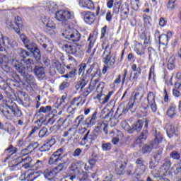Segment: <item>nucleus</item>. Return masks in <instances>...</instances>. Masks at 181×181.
Segmentation results:
<instances>
[{"instance_id":"obj_46","label":"nucleus","mask_w":181,"mask_h":181,"mask_svg":"<svg viewBox=\"0 0 181 181\" xmlns=\"http://www.w3.org/2000/svg\"><path fill=\"white\" fill-rule=\"evenodd\" d=\"M76 134V131L74 130V127L69 128L67 131L64 132L62 136L64 138L67 137L68 139H71L73 136Z\"/></svg>"},{"instance_id":"obj_5","label":"nucleus","mask_w":181,"mask_h":181,"mask_svg":"<svg viewBox=\"0 0 181 181\" xmlns=\"http://www.w3.org/2000/svg\"><path fill=\"white\" fill-rule=\"evenodd\" d=\"M156 97L153 92L149 91L141 103L143 110H149L151 108L153 112H156L158 111V105L156 104Z\"/></svg>"},{"instance_id":"obj_38","label":"nucleus","mask_w":181,"mask_h":181,"mask_svg":"<svg viewBox=\"0 0 181 181\" xmlns=\"http://www.w3.org/2000/svg\"><path fill=\"white\" fill-rule=\"evenodd\" d=\"M142 18L144 21L143 26L144 29H150V28L152 26V18L151 16L144 13L142 15Z\"/></svg>"},{"instance_id":"obj_45","label":"nucleus","mask_w":181,"mask_h":181,"mask_svg":"<svg viewBox=\"0 0 181 181\" xmlns=\"http://www.w3.org/2000/svg\"><path fill=\"white\" fill-rule=\"evenodd\" d=\"M148 134L149 132L147 129L143 130L140 136L136 139L134 144L137 145V144H141V141L146 140Z\"/></svg>"},{"instance_id":"obj_40","label":"nucleus","mask_w":181,"mask_h":181,"mask_svg":"<svg viewBox=\"0 0 181 181\" xmlns=\"http://www.w3.org/2000/svg\"><path fill=\"white\" fill-rule=\"evenodd\" d=\"M52 67L57 69L59 74H64L66 73V68H64V66L57 60L52 62Z\"/></svg>"},{"instance_id":"obj_1","label":"nucleus","mask_w":181,"mask_h":181,"mask_svg":"<svg viewBox=\"0 0 181 181\" xmlns=\"http://www.w3.org/2000/svg\"><path fill=\"white\" fill-rule=\"evenodd\" d=\"M4 117L9 121H12L13 118H20L22 117V110H19L18 105L13 103V100L8 102L5 104V107L1 110Z\"/></svg>"},{"instance_id":"obj_13","label":"nucleus","mask_w":181,"mask_h":181,"mask_svg":"<svg viewBox=\"0 0 181 181\" xmlns=\"http://www.w3.org/2000/svg\"><path fill=\"white\" fill-rule=\"evenodd\" d=\"M96 15V16H95ZM100 15V6L96 8L95 13L93 11H84L83 12V21L87 25H93L97 20V17Z\"/></svg>"},{"instance_id":"obj_21","label":"nucleus","mask_w":181,"mask_h":181,"mask_svg":"<svg viewBox=\"0 0 181 181\" xmlns=\"http://www.w3.org/2000/svg\"><path fill=\"white\" fill-rule=\"evenodd\" d=\"M146 47L144 44L135 41L134 52L136 54L137 56H141V57H145Z\"/></svg>"},{"instance_id":"obj_19","label":"nucleus","mask_w":181,"mask_h":181,"mask_svg":"<svg viewBox=\"0 0 181 181\" xmlns=\"http://www.w3.org/2000/svg\"><path fill=\"white\" fill-rule=\"evenodd\" d=\"M136 165H138L134 173L136 176H141L145 173V169H146V166L145 165V160L142 159V158H137L135 162Z\"/></svg>"},{"instance_id":"obj_35","label":"nucleus","mask_w":181,"mask_h":181,"mask_svg":"<svg viewBox=\"0 0 181 181\" xmlns=\"http://www.w3.org/2000/svg\"><path fill=\"white\" fill-rule=\"evenodd\" d=\"M25 176V180L35 181L36 179H37L38 177L40 176V175L39 174V172L31 170L26 173Z\"/></svg>"},{"instance_id":"obj_53","label":"nucleus","mask_w":181,"mask_h":181,"mask_svg":"<svg viewBox=\"0 0 181 181\" xmlns=\"http://www.w3.org/2000/svg\"><path fill=\"white\" fill-rule=\"evenodd\" d=\"M53 169L55 171V173H57V175H58L60 172H62V170H64V169H66V162L58 164Z\"/></svg>"},{"instance_id":"obj_15","label":"nucleus","mask_w":181,"mask_h":181,"mask_svg":"<svg viewBox=\"0 0 181 181\" xmlns=\"http://www.w3.org/2000/svg\"><path fill=\"white\" fill-rule=\"evenodd\" d=\"M121 1H116L115 0H108L106 6L108 9H111L112 8V15H118L119 13V11L121 10Z\"/></svg>"},{"instance_id":"obj_59","label":"nucleus","mask_w":181,"mask_h":181,"mask_svg":"<svg viewBox=\"0 0 181 181\" xmlns=\"http://www.w3.org/2000/svg\"><path fill=\"white\" fill-rule=\"evenodd\" d=\"M83 122H84V115H83L78 116L74 121V123L76 124V127H80V125L83 124Z\"/></svg>"},{"instance_id":"obj_7","label":"nucleus","mask_w":181,"mask_h":181,"mask_svg":"<svg viewBox=\"0 0 181 181\" xmlns=\"http://www.w3.org/2000/svg\"><path fill=\"white\" fill-rule=\"evenodd\" d=\"M21 83L19 81H11L8 83V87L6 88V101H15V93L21 91Z\"/></svg>"},{"instance_id":"obj_26","label":"nucleus","mask_w":181,"mask_h":181,"mask_svg":"<svg viewBox=\"0 0 181 181\" xmlns=\"http://www.w3.org/2000/svg\"><path fill=\"white\" fill-rule=\"evenodd\" d=\"M98 83V79L91 80L89 86L84 90L82 91L84 97H88L94 90H95V87H97V83Z\"/></svg>"},{"instance_id":"obj_41","label":"nucleus","mask_w":181,"mask_h":181,"mask_svg":"<svg viewBox=\"0 0 181 181\" xmlns=\"http://www.w3.org/2000/svg\"><path fill=\"white\" fill-rule=\"evenodd\" d=\"M122 132L119 130H112L110 135L111 136H113L112 139V143L113 145H118V143L119 142V134H121Z\"/></svg>"},{"instance_id":"obj_58","label":"nucleus","mask_w":181,"mask_h":181,"mask_svg":"<svg viewBox=\"0 0 181 181\" xmlns=\"http://www.w3.org/2000/svg\"><path fill=\"white\" fill-rule=\"evenodd\" d=\"M37 148H39L38 142H34L27 146V149H28V151L30 153H32V152H33V151H35V149H37Z\"/></svg>"},{"instance_id":"obj_4","label":"nucleus","mask_w":181,"mask_h":181,"mask_svg":"<svg viewBox=\"0 0 181 181\" xmlns=\"http://www.w3.org/2000/svg\"><path fill=\"white\" fill-rule=\"evenodd\" d=\"M87 101V97L81 93L79 96L74 98L71 102L70 105L67 107L66 112L68 114H74L77 110H80Z\"/></svg>"},{"instance_id":"obj_55","label":"nucleus","mask_w":181,"mask_h":181,"mask_svg":"<svg viewBox=\"0 0 181 181\" xmlns=\"http://www.w3.org/2000/svg\"><path fill=\"white\" fill-rule=\"evenodd\" d=\"M175 58L174 56H172L169 58L168 64H167V69L168 70H174L175 69Z\"/></svg>"},{"instance_id":"obj_54","label":"nucleus","mask_w":181,"mask_h":181,"mask_svg":"<svg viewBox=\"0 0 181 181\" xmlns=\"http://www.w3.org/2000/svg\"><path fill=\"white\" fill-rule=\"evenodd\" d=\"M49 130L46 127H42L38 132L39 138H46V136H49Z\"/></svg>"},{"instance_id":"obj_10","label":"nucleus","mask_w":181,"mask_h":181,"mask_svg":"<svg viewBox=\"0 0 181 181\" xmlns=\"http://www.w3.org/2000/svg\"><path fill=\"white\" fill-rule=\"evenodd\" d=\"M21 39L22 40V42L25 45L26 49L30 51V52L33 54V57L35 59L36 62H39L40 59H42V54H40V49L39 48L35 47H31L29 45V39L26 37V36L21 35H20Z\"/></svg>"},{"instance_id":"obj_56","label":"nucleus","mask_w":181,"mask_h":181,"mask_svg":"<svg viewBox=\"0 0 181 181\" xmlns=\"http://www.w3.org/2000/svg\"><path fill=\"white\" fill-rule=\"evenodd\" d=\"M119 111V107L117 108L115 114V117H110V126L111 127H115V125H117V124H118L119 120L118 119H117V115H118V112Z\"/></svg>"},{"instance_id":"obj_6","label":"nucleus","mask_w":181,"mask_h":181,"mask_svg":"<svg viewBox=\"0 0 181 181\" xmlns=\"http://www.w3.org/2000/svg\"><path fill=\"white\" fill-rule=\"evenodd\" d=\"M104 88H105L104 82H100L96 88V93L98 94L94 98V100H98L100 104H102L103 105H104V104H107V103L110 101L111 95L114 94V90H112L110 91L107 95H104V93H103V91H104Z\"/></svg>"},{"instance_id":"obj_3","label":"nucleus","mask_w":181,"mask_h":181,"mask_svg":"<svg viewBox=\"0 0 181 181\" xmlns=\"http://www.w3.org/2000/svg\"><path fill=\"white\" fill-rule=\"evenodd\" d=\"M4 153L7 156L2 160L4 163H6L8 160H16V162H17L16 164L13 165L11 168H18V165L22 163V162H25V160H28V158H23L22 157H18L16 158H13V155H16V153H18V148L15 147L12 144L8 145V146L4 150Z\"/></svg>"},{"instance_id":"obj_57","label":"nucleus","mask_w":181,"mask_h":181,"mask_svg":"<svg viewBox=\"0 0 181 181\" xmlns=\"http://www.w3.org/2000/svg\"><path fill=\"white\" fill-rule=\"evenodd\" d=\"M142 127H144V124H142V122H141V119H139L137 122L134 124L133 127H132V129H133V132L134 131L139 132V131L142 129Z\"/></svg>"},{"instance_id":"obj_64","label":"nucleus","mask_w":181,"mask_h":181,"mask_svg":"<svg viewBox=\"0 0 181 181\" xmlns=\"http://www.w3.org/2000/svg\"><path fill=\"white\" fill-rule=\"evenodd\" d=\"M174 174L177 176H181V159L177 164L176 169L174 170Z\"/></svg>"},{"instance_id":"obj_52","label":"nucleus","mask_w":181,"mask_h":181,"mask_svg":"<svg viewBox=\"0 0 181 181\" xmlns=\"http://www.w3.org/2000/svg\"><path fill=\"white\" fill-rule=\"evenodd\" d=\"M60 160H61L60 158H58L57 157H56V156H54L53 154H52V156L49 157L48 160V165L54 166L56 165H58Z\"/></svg>"},{"instance_id":"obj_25","label":"nucleus","mask_w":181,"mask_h":181,"mask_svg":"<svg viewBox=\"0 0 181 181\" xmlns=\"http://www.w3.org/2000/svg\"><path fill=\"white\" fill-rule=\"evenodd\" d=\"M170 165H172V163L170 160L165 161L160 168L158 173L156 175L157 177H159L160 176H166L168 172H169V169H170Z\"/></svg>"},{"instance_id":"obj_14","label":"nucleus","mask_w":181,"mask_h":181,"mask_svg":"<svg viewBox=\"0 0 181 181\" xmlns=\"http://www.w3.org/2000/svg\"><path fill=\"white\" fill-rule=\"evenodd\" d=\"M62 48L67 54L74 55L80 52V45H77V43L69 42L64 45Z\"/></svg>"},{"instance_id":"obj_17","label":"nucleus","mask_w":181,"mask_h":181,"mask_svg":"<svg viewBox=\"0 0 181 181\" xmlns=\"http://www.w3.org/2000/svg\"><path fill=\"white\" fill-rule=\"evenodd\" d=\"M97 76L101 77V69L95 68V63H93L86 70V78L87 77L94 78L95 77H97Z\"/></svg>"},{"instance_id":"obj_27","label":"nucleus","mask_w":181,"mask_h":181,"mask_svg":"<svg viewBox=\"0 0 181 181\" xmlns=\"http://www.w3.org/2000/svg\"><path fill=\"white\" fill-rule=\"evenodd\" d=\"M78 5L81 8H85L89 11H94L95 6L92 0H78Z\"/></svg>"},{"instance_id":"obj_31","label":"nucleus","mask_w":181,"mask_h":181,"mask_svg":"<svg viewBox=\"0 0 181 181\" xmlns=\"http://www.w3.org/2000/svg\"><path fill=\"white\" fill-rule=\"evenodd\" d=\"M43 175H44L45 179H48V180H56V179H59V178H57V174L54 171V168L46 169L44 171Z\"/></svg>"},{"instance_id":"obj_61","label":"nucleus","mask_w":181,"mask_h":181,"mask_svg":"<svg viewBox=\"0 0 181 181\" xmlns=\"http://www.w3.org/2000/svg\"><path fill=\"white\" fill-rule=\"evenodd\" d=\"M38 111H40V112H42V114H45L46 115V114H47V112H50V111H52V106H50V105H47L45 107L42 106L40 107Z\"/></svg>"},{"instance_id":"obj_60","label":"nucleus","mask_w":181,"mask_h":181,"mask_svg":"<svg viewBox=\"0 0 181 181\" xmlns=\"http://www.w3.org/2000/svg\"><path fill=\"white\" fill-rule=\"evenodd\" d=\"M64 153V148H60L58 150H57L55 152H54L52 155H54V156L58 158L59 160H62L63 158L62 157V155H63Z\"/></svg>"},{"instance_id":"obj_48","label":"nucleus","mask_w":181,"mask_h":181,"mask_svg":"<svg viewBox=\"0 0 181 181\" xmlns=\"http://www.w3.org/2000/svg\"><path fill=\"white\" fill-rule=\"evenodd\" d=\"M76 76H77V68H73L68 74L62 75V77L64 78H74Z\"/></svg>"},{"instance_id":"obj_28","label":"nucleus","mask_w":181,"mask_h":181,"mask_svg":"<svg viewBox=\"0 0 181 181\" xmlns=\"http://www.w3.org/2000/svg\"><path fill=\"white\" fill-rule=\"evenodd\" d=\"M54 144H56V139L52 137L39 148L40 152H49Z\"/></svg>"},{"instance_id":"obj_36","label":"nucleus","mask_w":181,"mask_h":181,"mask_svg":"<svg viewBox=\"0 0 181 181\" xmlns=\"http://www.w3.org/2000/svg\"><path fill=\"white\" fill-rule=\"evenodd\" d=\"M95 43V39L94 38V34H90L88 38V45H86V53L90 54L91 53L92 49L94 47V44Z\"/></svg>"},{"instance_id":"obj_34","label":"nucleus","mask_w":181,"mask_h":181,"mask_svg":"<svg viewBox=\"0 0 181 181\" xmlns=\"http://www.w3.org/2000/svg\"><path fill=\"white\" fill-rule=\"evenodd\" d=\"M86 80H87V78H86V75H83V76L76 82L75 85L76 91H83V88L87 86V81H86Z\"/></svg>"},{"instance_id":"obj_49","label":"nucleus","mask_w":181,"mask_h":181,"mask_svg":"<svg viewBox=\"0 0 181 181\" xmlns=\"http://www.w3.org/2000/svg\"><path fill=\"white\" fill-rule=\"evenodd\" d=\"M20 56V62H24L26 57H29L30 56V53L28 52L26 49H21L19 52Z\"/></svg>"},{"instance_id":"obj_12","label":"nucleus","mask_w":181,"mask_h":181,"mask_svg":"<svg viewBox=\"0 0 181 181\" xmlns=\"http://www.w3.org/2000/svg\"><path fill=\"white\" fill-rule=\"evenodd\" d=\"M55 18L59 22L67 25V22H69L70 19H73V14L67 10H59L56 12Z\"/></svg>"},{"instance_id":"obj_39","label":"nucleus","mask_w":181,"mask_h":181,"mask_svg":"<svg viewBox=\"0 0 181 181\" xmlns=\"http://www.w3.org/2000/svg\"><path fill=\"white\" fill-rule=\"evenodd\" d=\"M34 72L38 78L43 80L46 77V73H45V68L39 66H35L34 69Z\"/></svg>"},{"instance_id":"obj_2","label":"nucleus","mask_w":181,"mask_h":181,"mask_svg":"<svg viewBox=\"0 0 181 181\" xmlns=\"http://www.w3.org/2000/svg\"><path fill=\"white\" fill-rule=\"evenodd\" d=\"M111 49H110V43H108L103 54V62L104 63L103 68L102 69V73L105 74L109 69H112L115 66L117 62V56L114 54H111Z\"/></svg>"},{"instance_id":"obj_30","label":"nucleus","mask_w":181,"mask_h":181,"mask_svg":"<svg viewBox=\"0 0 181 181\" xmlns=\"http://www.w3.org/2000/svg\"><path fill=\"white\" fill-rule=\"evenodd\" d=\"M132 71H134L133 81H139L141 78V74L142 73L141 67H138L136 64H132Z\"/></svg>"},{"instance_id":"obj_47","label":"nucleus","mask_w":181,"mask_h":181,"mask_svg":"<svg viewBox=\"0 0 181 181\" xmlns=\"http://www.w3.org/2000/svg\"><path fill=\"white\" fill-rule=\"evenodd\" d=\"M96 127H98L100 130H103V132L105 134V135L108 134V124L104 121H99Z\"/></svg>"},{"instance_id":"obj_50","label":"nucleus","mask_w":181,"mask_h":181,"mask_svg":"<svg viewBox=\"0 0 181 181\" xmlns=\"http://www.w3.org/2000/svg\"><path fill=\"white\" fill-rule=\"evenodd\" d=\"M122 128L124 129V131H127V132H129V134H133L134 133V129L129 126L128 124V122L126 120L122 121L121 123Z\"/></svg>"},{"instance_id":"obj_9","label":"nucleus","mask_w":181,"mask_h":181,"mask_svg":"<svg viewBox=\"0 0 181 181\" xmlns=\"http://www.w3.org/2000/svg\"><path fill=\"white\" fill-rule=\"evenodd\" d=\"M62 36L64 39L70 40V42H73L74 43L80 42V39H81V34H80L78 30L74 28H69L64 30Z\"/></svg>"},{"instance_id":"obj_29","label":"nucleus","mask_w":181,"mask_h":181,"mask_svg":"<svg viewBox=\"0 0 181 181\" xmlns=\"http://www.w3.org/2000/svg\"><path fill=\"white\" fill-rule=\"evenodd\" d=\"M97 138H98V136L97 135V134L93 133L92 134H90V132H88L82 139L81 141V144L86 145L87 142H93V141H95Z\"/></svg>"},{"instance_id":"obj_43","label":"nucleus","mask_w":181,"mask_h":181,"mask_svg":"<svg viewBox=\"0 0 181 181\" xmlns=\"http://www.w3.org/2000/svg\"><path fill=\"white\" fill-rule=\"evenodd\" d=\"M14 67L21 76L26 72V65L23 62H18L17 64L14 65Z\"/></svg>"},{"instance_id":"obj_23","label":"nucleus","mask_w":181,"mask_h":181,"mask_svg":"<svg viewBox=\"0 0 181 181\" xmlns=\"http://www.w3.org/2000/svg\"><path fill=\"white\" fill-rule=\"evenodd\" d=\"M83 165H84V161L80 160H77L70 165L69 170L74 173V175H78V173H80V169L83 168Z\"/></svg>"},{"instance_id":"obj_44","label":"nucleus","mask_w":181,"mask_h":181,"mask_svg":"<svg viewBox=\"0 0 181 181\" xmlns=\"http://www.w3.org/2000/svg\"><path fill=\"white\" fill-rule=\"evenodd\" d=\"M90 63V61H88L87 63H81L78 66V76H81L83 77V76H86V78H87L86 74H84L86 71V69H87V64Z\"/></svg>"},{"instance_id":"obj_63","label":"nucleus","mask_w":181,"mask_h":181,"mask_svg":"<svg viewBox=\"0 0 181 181\" xmlns=\"http://www.w3.org/2000/svg\"><path fill=\"white\" fill-rule=\"evenodd\" d=\"M176 8V0H168L167 3V9L173 10Z\"/></svg>"},{"instance_id":"obj_8","label":"nucleus","mask_w":181,"mask_h":181,"mask_svg":"<svg viewBox=\"0 0 181 181\" xmlns=\"http://www.w3.org/2000/svg\"><path fill=\"white\" fill-rule=\"evenodd\" d=\"M163 141V136L160 132L156 133V137L153 141H151V145L144 144L141 148V152L144 155L146 153H151L152 152V149H153L154 146H158V145L162 143Z\"/></svg>"},{"instance_id":"obj_18","label":"nucleus","mask_w":181,"mask_h":181,"mask_svg":"<svg viewBox=\"0 0 181 181\" xmlns=\"http://www.w3.org/2000/svg\"><path fill=\"white\" fill-rule=\"evenodd\" d=\"M127 76H128V69H124V74L122 75V80H121V77H122L121 74L117 75L116 78L114 80L113 83L112 84V88H118L121 83L122 86H124V84H125V80L127 79Z\"/></svg>"},{"instance_id":"obj_62","label":"nucleus","mask_w":181,"mask_h":181,"mask_svg":"<svg viewBox=\"0 0 181 181\" xmlns=\"http://www.w3.org/2000/svg\"><path fill=\"white\" fill-rule=\"evenodd\" d=\"M170 158L171 159H174L175 160H179V159H180V153L176 151H173L170 153Z\"/></svg>"},{"instance_id":"obj_22","label":"nucleus","mask_w":181,"mask_h":181,"mask_svg":"<svg viewBox=\"0 0 181 181\" xmlns=\"http://www.w3.org/2000/svg\"><path fill=\"white\" fill-rule=\"evenodd\" d=\"M127 168V162L117 161L115 164V172L118 176L125 175V169Z\"/></svg>"},{"instance_id":"obj_33","label":"nucleus","mask_w":181,"mask_h":181,"mask_svg":"<svg viewBox=\"0 0 181 181\" xmlns=\"http://www.w3.org/2000/svg\"><path fill=\"white\" fill-rule=\"evenodd\" d=\"M35 117L37 119V121L35 122V124L43 125V124L46 122V115H45V113H42L40 110L36 111Z\"/></svg>"},{"instance_id":"obj_24","label":"nucleus","mask_w":181,"mask_h":181,"mask_svg":"<svg viewBox=\"0 0 181 181\" xmlns=\"http://www.w3.org/2000/svg\"><path fill=\"white\" fill-rule=\"evenodd\" d=\"M139 37L140 40L144 41L143 45L145 47H148V46H151V45H152V41H151V33L143 31L139 33Z\"/></svg>"},{"instance_id":"obj_42","label":"nucleus","mask_w":181,"mask_h":181,"mask_svg":"<svg viewBox=\"0 0 181 181\" xmlns=\"http://www.w3.org/2000/svg\"><path fill=\"white\" fill-rule=\"evenodd\" d=\"M167 115L170 118H175L177 117V111H176V106L175 105H171L168 110H167Z\"/></svg>"},{"instance_id":"obj_16","label":"nucleus","mask_w":181,"mask_h":181,"mask_svg":"<svg viewBox=\"0 0 181 181\" xmlns=\"http://www.w3.org/2000/svg\"><path fill=\"white\" fill-rule=\"evenodd\" d=\"M98 115V112H97V110H95L91 116L88 117L83 125H85V127H86V128H93V127H94V125H95L97 124V119H98V117L97 116Z\"/></svg>"},{"instance_id":"obj_11","label":"nucleus","mask_w":181,"mask_h":181,"mask_svg":"<svg viewBox=\"0 0 181 181\" xmlns=\"http://www.w3.org/2000/svg\"><path fill=\"white\" fill-rule=\"evenodd\" d=\"M172 36H173V33L172 31H168L167 34L160 35L159 30H156L154 34L156 42L162 46H168V43H169V37H172Z\"/></svg>"},{"instance_id":"obj_51","label":"nucleus","mask_w":181,"mask_h":181,"mask_svg":"<svg viewBox=\"0 0 181 181\" xmlns=\"http://www.w3.org/2000/svg\"><path fill=\"white\" fill-rule=\"evenodd\" d=\"M42 47L45 49V50H47V52L50 53V52L53 50L54 46L53 45V42L50 40V39H48L46 43L43 44Z\"/></svg>"},{"instance_id":"obj_32","label":"nucleus","mask_w":181,"mask_h":181,"mask_svg":"<svg viewBox=\"0 0 181 181\" xmlns=\"http://www.w3.org/2000/svg\"><path fill=\"white\" fill-rule=\"evenodd\" d=\"M0 63L1 64V67L2 70H4V71H5L6 73H11V76L14 77V78H19V75H18L15 72L11 71V67L8 66V64L4 62V57H1V59H0Z\"/></svg>"},{"instance_id":"obj_37","label":"nucleus","mask_w":181,"mask_h":181,"mask_svg":"<svg viewBox=\"0 0 181 181\" xmlns=\"http://www.w3.org/2000/svg\"><path fill=\"white\" fill-rule=\"evenodd\" d=\"M1 129L6 131V132L9 134V135H16V129L10 122H6L5 125Z\"/></svg>"},{"instance_id":"obj_20","label":"nucleus","mask_w":181,"mask_h":181,"mask_svg":"<svg viewBox=\"0 0 181 181\" xmlns=\"http://www.w3.org/2000/svg\"><path fill=\"white\" fill-rule=\"evenodd\" d=\"M10 28L13 29L18 35H21V28L23 26V22L22 21V18L20 16L16 17L15 21L14 22H11L10 23Z\"/></svg>"}]
</instances>
